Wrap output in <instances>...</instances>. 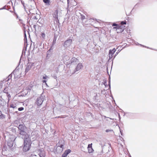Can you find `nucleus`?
<instances>
[{
	"label": "nucleus",
	"instance_id": "nucleus-1",
	"mask_svg": "<svg viewBox=\"0 0 157 157\" xmlns=\"http://www.w3.org/2000/svg\"><path fill=\"white\" fill-rule=\"evenodd\" d=\"M32 142L30 138H27L26 137L24 140L23 151L26 152L29 150L30 148Z\"/></svg>",
	"mask_w": 157,
	"mask_h": 157
},
{
	"label": "nucleus",
	"instance_id": "nucleus-2",
	"mask_svg": "<svg viewBox=\"0 0 157 157\" xmlns=\"http://www.w3.org/2000/svg\"><path fill=\"white\" fill-rule=\"evenodd\" d=\"M18 128V132L21 135L20 136H21V138H23L24 137V139L26 138V137L27 138H30L29 135L28 134V133H29L28 129H29L30 128Z\"/></svg>",
	"mask_w": 157,
	"mask_h": 157
},
{
	"label": "nucleus",
	"instance_id": "nucleus-3",
	"mask_svg": "<svg viewBox=\"0 0 157 157\" xmlns=\"http://www.w3.org/2000/svg\"><path fill=\"white\" fill-rule=\"evenodd\" d=\"M36 154L38 155L40 157H45L46 154L44 149H37L33 151L31 156H37Z\"/></svg>",
	"mask_w": 157,
	"mask_h": 157
},
{
	"label": "nucleus",
	"instance_id": "nucleus-4",
	"mask_svg": "<svg viewBox=\"0 0 157 157\" xmlns=\"http://www.w3.org/2000/svg\"><path fill=\"white\" fill-rule=\"evenodd\" d=\"M52 47H51L49 49L47 52V55L45 59L46 62H53L55 59L52 57Z\"/></svg>",
	"mask_w": 157,
	"mask_h": 157
},
{
	"label": "nucleus",
	"instance_id": "nucleus-5",
	"mask_svg": "<svg viewBox=\"0 0 157 157\" xmlns=\"http://www.w3.org/2000/svg\"><path fill=\"white\" fill-rule=\"evenodd\" d=\"M45 98V96L43 94H41L40 97L37 98L35 103L38 106H40L42 104Z\"/></svg>",
	"mask_w": 157,
	"mask_h": 157
},
{
	"label": "nucleus",
	"instance_id": "nucleus-6",
	"mask_svg": "<svg viewBox=\"0 0 157 157\" xmlns=\"http://www.w3.org/2000/svg\"><path fill=\"white\" fill-rule=\"evenodd\" d=\"M125 27L124 25H119L118 27H114L113 29H116L117 33H120L124 31Z\"/></svg>",
	"mask_w": 157,
	"mask_h": 157
},
{
	"label": "nucleus",
	"instance_id": "nucleus-7",
	"mask_svg": "<svg viewBox=\"0 0 157 157\" xmlns=\"http://www.w3.org/2000/svg\"><path fill=\"white\" fill-rule=\"evenodd\" d=\"M12 74H13L14 76L15 79L17 78H18L19 75V74L18 66H17L15 69L13 70L12 72Z\"/></svg>",
	"mask_w": 157,
	"mask_h": 157
},
{
	"label": "nucleus",
	"instance_id": "nucleus-8",
	"mask_svg": "<svg viewBox=\"0 0 157 157\" xmlns=\"http://www.w3.org/2000/svg\"><path fill=\"white\" fill-rule=\"evenodd\" d=\"M34 63L32 62H28L25 69V74L29 71L31 68L33 66Z\"/></svg>",
	"mask_w": 157,
	"mask_h": 157
},
{
	"label": "nucleus",
	"instance_id": "nucleus-9",
	"mask_svg": "<svg viewBox=\"0 0 157 157\" xmlns=\"http://www.w3.org/2000/svg\"><path fill=\"white\" fill-rule=\"evenodd\" d=\"M72 40L69 39L66 40L64 43L63 46L64 47L67 48L69 47L72 43Z\"/></svg>",
	"mask_w": 157,
	"mask_h": 157
},
{
	"label": "nucleus",
	"instance_id": "nucleus-10",
	"mask_svg": "<svg viewBox=\"0 0 157 157\" xmlns=\"http://www.w3.org/2000/svg\"><path fill=\"white\" fill-rule=\"evenodd\" d=\"M83 66L82 64L81 63H79L78 64L76 68H75L74 71V73H78L77 72L79 70L82 68V67Z\"/></svg>",
	"mask_w": 157,
	"mask_h": 157
},
{
	"label": "nucleus",
	"instance_id": "nucleus-11",
	"mask_svg": "<svg viewBox=\"0 0 157 157\" xmlns=\"http://www.w3.org/2000/svg\"><path fill=\"white\" fill-rule=\"evenodd\" d=\"M1 99H0V107L2 106V108L6 105V103L5 100L1 97Z\"/></svg>",
	"mask_w": 157,
	"mask_h": 157
},
{
	"label": "nucleus",
	"instance_id": "nucleus-12",
	"mask_svg": "<svg viewBox=\"0 0 157 157\" xmlns=\"http://www.w3.org/2000/svg\"><path fill=\"white\" fill-rule=\"evenodd\" d=\"M92 144H89L88 145L87 149L88 150V152L89 153H91L94 151V150L92 147Z\"/></svg>",
	"mask_w": 157,
	"mask_h": 157
},
{
	"label": "nucleus",
	"instance_id": "nucleus-13",
	"mask_svg": "<svg viewBox=\"0 0 157 157\" xmlns=\"http://www.w3.org/2000/svg\"><path fill=\"white\" fill-rule=\"evenodd\" d=\"M14 140L15 139L11 140L10 139L7 142V145L9 147H13Z\"/></svg>",
	"mask_w": 157,
	"mask_h": 157
},
{
	"label": "nucleus",
	"instance_id": "nucleus-14",
	"mask_svg": "<svg viewBox=\"0 0 157 157\" xmlns=\"http://www.w3.org/2000/svg\"><path fill=\"white\" fill-rule=\"evenodd\" d=\"M71 152V150L69 149L66 150L62 154V157H66L67 155Z\"/></svg>",
	"mask_w": 157,
	"mask_h": 157
},
{
	"label": "nucleus",
	"instance_id": "nucleus-15",
	"mask_svg": "<svg viewBox=\"0 0 157 157\" xmlns=\"http://www.w3.org/2000/svg\"><path fill=\"white\" fill-rule=\"evenodd\" d=\"M77 60V59L75 57L72 58L69 62V63L71 64H74V63H75Z\"/></svg>",
	"mask_w": 157,
	"mask_h": 157
},
{
	"label": "nucleus",
	"instance_id": "nucleus-16",
	"mask_svg": "<svg viewBox=\"0 0 157 157\" xmlns=\"http://www.w3.org/2000/svg\"><path fill=\"white\" fill-rule=\"evenodd\" d=\"M63 149L62 148L56 147V151L57 153H60L62 152Z\"/></svg>",
	"mask_w": 157,
	"mask_h": 157
},
{
	"label": "nucleus",
	"instance_id": "nucleus-17",
	"mask_svg": "<svg viewBox=\"0 0 157 157\" xmlns=\"http://www.w3.org/2000/svg\"><path fill=\"white\" fill-rule=\"evenodd\" d=\"M116 51V50L115 48H113L112 49L109 50V55H110V54H114Z\"/></svg>",
	"mask_w": 157,
	"mask_h": 157
},
{
	"label": "nucleus",
	"instance_id": "nucleus-18",
	"mask_svg": "<svg viewBox=\"0 0 157 157\" xmlns=\"http://www.w3.org/2000/svg\"><path fill=\"white\" fill-rule=\"evenodd\" d=\"M43 2L46 5L49 6L50 5V0H43Z\"/></svg>",
	"mask_w": 157,
	"mask_h": 157
},
{
	"label": "nucleus",
	"instance_id": "nucleus-19",
	"mask_svg": "<svg viewBox=\"0 0 157 157\" xmlns=\"http://www.w3.org/2000/svg\"><path fill=\"white\" fill-rule=\"evenodd\" d=\"M6 116L2 113V112L0 111V120L3 119Z\"/></svg>",
	"mask_w": 157,
	"mask_h": 157
},
{
	"label": "nucleus",
	"instance_id": "nucleus-20",
	"mask_svg": "<svg viewBox=\"0 0 157 157\" xmlns=\"http://www.w3.org/2000/svg\"><path fill=\"white\" fill-rule=\"evenodd\" d=\"M62 144H63V145H65L64 141L63 140H60L59 141L58 143L57 144H56L61 145Z\"/></svg>",
	"mask_w": 157,
	"mask_h": 157
},
{
	"label": "nucleus",
	"instance_id": "nucleus-21",
	"mask_svg": "<svg viewBox=\"0 0 157 157\" xmlns=\"http://www.w3.org/2000/svg\"><path fill=\"white\" fill-rule=\"evenodd\" d=\"M56 147H59V148H62L63 149H64L65 147V145H63V144H62L61 145L56 144Z\"/></svg>",
	"mask_w": 157,
	"mask_h": 157
},
{
	"label": "nucleus",
	"instance_id": "nucleus-22",
	"mask_svg": "<svg viewBox=\"0 0 157 157\" xmlns=\"http://www.w3.org/2000/svg\"><path fill=\"white\" fill-rule=\"evenodd\" d=\"M105 132H110L111 134H113L114 133L113 130L112 129H107Z\"/></svg>",
	"mask_w": 157,
	"mask_h": 157
},
{
	"label": "nucleus",
	"instance_id": "nucleus-23",
	"mask_svg": "<svg viewBox=\"0 0 157 157\" xmlns=\"http://www.w3.org/2000/svg\"><path fill=\"white\" fill-rule=\"evenodd\" d=\"M140 45V46H141V47H145V48H149V49H152V50H155V51H157V49H153L152 48H149L148 47H146L144 45H143L141 44H140L139 45Z\"/></svg>",
	"mask_w": 157,
	"mask_h": 157
},
{
	"label": "nucleus",
	"instance_id": "nucleus-24",
	"mask_svg": "<svg viewBox=\"0 0 157 157\" xmlns=\"http://www.w3.org/2000/svg\"><path fill=\"white\" fill-rule=\"evenodd\" d=\"M56 37H55V36H54L53 40L52 42V45H53L55 44L56 42Z\"/></svg>",
	"mask_w": 157,
	"mask_h": 157
},
{
	"label": "nucleus",
	"instance_id": "nucleus-25",
	"mask_svg": "<svg viewBox=\"0 0 157 157\" xmlns=\"http://www.w3.org/2000/svg\"><path fill=\"white\" fill-rule=\"evenodd\" d=\"M109 80L108 82V86L109 87V89H111V85H110V77H109Z\"/></svg>",
	"mask_w": 157,
	"mask_h": 157
},
{
	"label": "nucleus",
	"instance_id": "nucleus-26",
	"mask_svg": "<svg viewBox=\"0 0 157 157\" xmlns=\"http://www.w3.org/2000/svg\"><path fill=\"white\" fill-rule=\"evenodd\" d=\"M10 107L13 109H15L16 108V106L15 105L12 104L10 105Z\"/></svg>",
	"mask_w": 157,
	"mask_h": 157
},
{
	"label": "nucleus",
	"instance_id": "nucleus-27",
	"mask_svg": "<svg viewBox=\"0 0 157 157\" xmlns=\"http://www.w3.org/2000/svg\"><path fill=\"white\" fill-rule=\"evenodd\" d=\"M45 37V35L44 33H42L41 34V37L43 38V39H44Z\"/></svg>",
	"mask_w": 157,
	"mask_h": 157
},
{
	"label": "nucleus",
	"instance_id": "nucleus-28",
	"mask_svg": "<svg viewBox=\"0 0 157 157\" xmlns=\"http://www.w3.org/2000/svg\"><path fill=\"white\" fill-rule=\"evenodd\" d=\"M121 50H118L117 52H116V53L115 54V55L114 56V57L113 59H114L115 57L117 55V54L119 53L121 51Z\"/></svg>",
	"mask_w": 157,
	"mask_h": 157
},
{
	"label": "nucleus",
	"instance_id": "nucleus-29",
	"mask_svg": "<svg viewBox=\"0 0 157 157\" xmlns=\"http://www.w3.org/2000/svg\"><path fill=\"white\" fill-rule=\"evenodd\" d=\"M81 18L82 21L86 19V17L85 16L82 14H81Z\"/></svg>",
	"mask_w": 157,
	"mask_h": 157
},
{
	"label": "nucleus",
	"instance_id": "nucleus-30",
	"mask_svg": "<svg viewBox=\"0 0 157 157\" xmlns=\"http://www.w3.org/2000/svg\"><path fill=\"white\" fill-rule=\"evenodd\" d=\"M13 74H12V72L11 74H10L9 76H8V79L7 80V81H8L9 80V79H10V78H12V75H13Z\"/></svg>",
	"mask_w": 157,
	"mask_h": 157
},
{
	"label": "nucleus",
	"instance_id": "nucleus-31",
	"mask_svg": "<svg viewBox=\"0 0 157 157\" xmlns=\"http://www.w3.org/2000/svg\"><path fill=\"white\" fill-rule=\"evenodd\" d=\"M121 25H126V22L125 21H121Z\"/></svg>",
	"mask_w": 157,
	"mask_h": 157
},
{
	"label": "nucleus",
	"instance_id": "nucleus-32",
	"mask_svg": "<svg viewBox=\"0 0 157 157\" xmlns=\"http://www.w3.org/2000/svg\"><path fill=\"white\" fill-rule=\"evenodd\" d=\"M57 75L56 74H52V76L55 79H56L57 77Z\"/></svg>",
	"mask_w": 157,
	"mask_h": 157
},
{
	"label": "nucleus",
	"instance_id": "nucleus-33",
	"mask_svg": "<svg viewBox=\"0 0 157 157\" xmlns=\"http://www.w3.org/2000/svg\"><path fill=\"white\" fill-rule=\"evenodd\" d=\"M55 17H56V19H57L56 20V21L57 22L58 21V22H59V20L58 19V13L57 12L56 13V14L55 15Z\"/></svg>",
	"mask_w": 157,
	"mask_h": 157
},
{
	"label": "nucleus",
	"instance_id": "nucleus-34",
	"mask_svg": "<svg viewBox=\"0 0 157 157\" xmlns=\"http://www.w3.org/2000/svg\"><path fill=\"white\" fill-rule=\"evenodd\" d=\"M3 92L7 94H8V90H7V89L6 88H5L3 91Z\"/></svg>",
	"mask_w": 157,
	"mask_h": 157
},
{
	"label": "nucleus",
	"instance_id": "nucleus-35",
	"mask_svg": "<svg viewBox=\"0 0 157 157\" xmlns=\"http://www.w3.org/2000/svg\"><path fill=\"white\" fill-rule=\"evenodd\" d=\"M112 26H116L115 27H118L119 26V25H118L117 24L115 23H113V25Z\"/></svg>",
	"mask_w": 157,
	"mask_h": 157
},
{
	"label": "nucleus",
	"instance_id": "nucleus-36",
	"mask_svg": "<svg viewBox=\"0 0 157 157\" xmlns=\"http://www.w3.org/2000/svg\"><path fill=\"white\" fill-rule=\"evenodd\" d=\"M24 108L23 107H19L18 108V110L19 111H21L24 110Z\"/></svg>",
	"mask_w": 157,
	"mask_h": 157
},
{
	"label": "nucleus",
	"instance_id": "nucleus-37",
	"mask_svg": "<svg viewBox=\"0 0 157 157\" xmlns=\"http://www.w3.org/2000/svg\"><path fill=\"white\" fill-rule=\"evenodd\" d=\"M109 59H111L113 56V54H110V55H109Z\"/></svg>",
	"mask_w": 157,
	"mask_h": 157
},
{
	"label": "nucleus",
	"instance_id": "nucleus-38",
	"mask_svg": "<svg viewBox=\"0 0 157 157\" xmlns=\"http://www.w3.org/2000/svg\"><path fill=\"white\" fill-rule=\"evenodd\" d=\"M103 117H104V118H103V119H106V121H108V119H112L111 118H109V117H106V116H103Z\"/></svg>",
	"mask_w": 157,
	"mask_h": 157
},
{
	"label": "nucleus",
	"instance_id": "nucleus-39",
	"mask_svg": "<svg viewBox=\"0 0 157 157\" xmlns=\"http://www.w3.org/2000/svg\"><path fill=\"white\" fill-rule=\"evenodd\" d=\"M119 130H120V131L121 135V136H123V130L121 129V128H119Z\"/></svg>",
	"mask_w": 157,
	"mask_h": 157
},
{
	"label": "nucleus",
	"instance_id": "nucleus-40",
	"mask_svg": "<svg viewBox=\"0 0 157 157\" xmlns=\"http://www.w3.org/2000/svg\"><path fill=\"white\" fill-rule=\"evenodd\" d=\"M24 39H25L27 40V39L26 35V34L25 31L24 33Z\"/></svg>",
	"mask_w": 157,
	"mask_h": 157
},
{
	"label": "nucleus",
	"instance_id": "nucleus-41",
	"mask_svg": "<svg viewBox=\"0 0 157 157\" xmlns=\"http://www.w3.org/2000/svg\"><path fill=\"white\" fill-rule=\"evenodd\" d=\"M103 84L105 85V87H106V85L107 86V84L106 83V80H105V81H104Z\"/></svg>",
	"mask_w": 157,
	"mask_h": 157
},
{
	"label": "nucleus",
	"instance_id": "nucleus-42",
	"mask_svg": "<svg viewBox=\"0 0 157 157\" xmlns=\"http://www.w3.org/2000/svg\"><path fill=\"white\" fill-rule=\"evenodd\" d=\"M33 19H34L36 20V21H37L38 19V18H37L36 16H33Z\"/></svg>",
	"mask_w": 157,
	"mask_h": 157
},
{
	"label": "nucleus",
	"instance_id": "nucleus-43",
	"mask_svg": "<svg viewBox=\"0 0 157 157\" xmlns=\"http://www.w3.org/2000/svg\"><path fill=\"white\" fill-rule=\"evenodd\" d=\"M105 90H101V93L102 94H105Z\"/></svg>",
	"mask_w": 157,
	"mask_h": 157
},
{
	"label": "nucleus",
	"instance_id": "nucleus-44",
	"mask_svg": "<svg viewBox=\"0 0 157 157\" xmlns=\"http://www.w3.org/2000/svg\"><path fill=\"white\" fill-rule=\"evenodd\" d=\"M58 70H56V71H54V73L53 74H56L57 75L58 73Z\"/></svg>",
	"mask_w": 157,
	"mask_h": 157
},
{
	"label": "nucleus",
	"instance_id": "nucleus-45",
	"mask_svg": "<svg viewBox=\"0 0 157 157\" xmlns=\"http://www.w3.org/2000/svg\"><path fill=\"white\" fill-rule=\"evenodd\" d=\"M3 9H6V6H4L2 8L0 9V10H2Z\"/></svg>",
	"mask_w": 157,
	"mask_h": 157
},
{
	"label": "nucleus",
	"instance_id": "nucleus-46",
	"mask_svg": "<svg viewBox=\"0 0 157 157\" xmlns=\"http://www.w3.org/2000/svg\"><path fill=\"white\" fill-rule=\"evenodd\" d=\"M46 82H47V81H46V80H43L42 81V82H43V83H45V84H47V83H46Z\"/></svg>",
	"mask_w": 157,
	"mask_h": 157
},
{
	"label": "nucleus",
	"instance_id": "nucleus-47",
	"mask_svg": "<svg viewBox=\"0 0 157 157\" xmlns=\"http://www.w3.org/2000/svg\"><path fill=\"white\" fill-rule=\"evenodd\" d=\"M47 77H47L46 75H45V76H43V79H45Z\"/></svg>",
	"mask_w": 157,
	"mask_h": 157
},
{
	"label": "nucleus",
	"instance_id": "nucleus-48",
	"mask_svg": "<svg viewBox=\"0 0 157 157\" xmlns=\"http://www.w3.org/2000/svg\"><path fill=\"white\" fill-rule=\"evenodd\" d=\"M91 44V43H89L87 45V48Z\"/></svg>",
	"mask_w": 157,
	"mask_h": 157
},
{
	"label": "nucleus",
	"instance_id": "nucleus-49",
	"mask_svg": "<svg viewBox=\"0 0 157 157\" xmlns=\"http://www.w3.org/2000/svg\"><path fill=\"white\" fill-rule=\"evenodd\" d=\"M4 152H5L4 151H2V155H5V154H4Z\"/></svg>",
	"mask_w": 157,
	"mask_h": 157
},
{
	"label": "nucleus",
	"instance_id": "nucleus-50",
	"mask_svg": "<svg viewBox=\"0 0 157 157\" xmlns=\"http://www.w3.org/2000/svg\"><path fill=\"white\" fill-rule=\"evenodd\" d=\"M21 3L23 5V6L24 7H25V5H24V3L23 2H22V1H21Z\"/></svg>",
	"mask_w": 157,
	"mask_h": 157
},
{
	"label": "nucleus",
	"instance_id": "nucleus-51",
	"mask_svg": "<svg viewBox=\"0 0 157 157\" xmlns=\"http://www.w3.org/2000/svg\"><path fill=\"white\" fill-rule=\"evenodd\" d=\"M7 97H8L9 98L10 97H11V96H10V94H7Z\"/></svg>",
	"mask_w": 157,
	"mask_h": 157
},
{
	"label": "nucleus",
	"instance_id": "nucleus-52",
	"mask_svg": "<svg viewBox=\"0 0 157 157\" xmlns=\"http://www.w3.org/2000/svg\"><path fill=\"white\" fill-rule=\"evenodd\" d=\"M36 25H34L33 26V28L35 29H36Z\"/></svg>",
	"mask_w": 157,
	"mask_h": 157
},
{
	"label": "nucleus",
	"instance_id": "nucleus-53",
	"mask_svg": "<svg viewBox=\"0 0 157 157\" xmlns=\"http://www.w3.org/2000/svg\"><path fill=\"white\" fill-rule=\"evenodd\" d=\"M92 19V20H95L96 21H97V19H95L94 18H92V19Z\"/></svg>",
	"mask_w": 157,
	"mask_h": 157
},
{
	"label": "nucleus",
	"instance_id": "nucleus-54",
	"mask_svg": "<svg viewBox=\"0 0 157 157\" xmlns=\"http://www.w3.org/2000/svg\"><path fill=\"white\" fill-rule=\"evenodd\" d=\"M125 44L126 45L122 48V49L121 50H122L123 49H124V48L126 47V45H127V44Z\"/></svg>",
	"mask_w": 157,
	"mask_h": 157
},
{
	"label": "nucleus",
	"instance_id": "nucleus-55",
	"mask_svg": "<svg viewBox=\"0 0 157 157\" xmlns=\"http://www.w3.org/2000/svg\"><path fill=\"white\" fill-rule=\"evenodd\" d=\"M58 117L60 118H64V117H63L62 116H60Z\"/></svg>",
	"mask_w": 157,
	"mask_h": 157
},
{
	"label": "nucleus",
	"instance_id": "nucleus-56",
	"mask_svg": "<svg viewBox=\"0 0 157 157\" xmlns=\"http://www.w3.org/2000/svg\"><path fill=\"white\" fill-rule=\"evenodd\" d=\"M136 44V45H139L140 44L137 42Z\"/></svg>",
	"mask_w": 157,
	"mask_h": 157
},
{
	"label": "nucleus",
	"instance_id": "nucleus-57",
	"mask_svg": "<svg viewBox=\"0 0 157 157\" xmlns=\"http://www.w3.org/2000/svg\"><path fill=\"white\" fill-rule=\"evenodd\" d=\"M16 18H18V16L17 14H16Z\"/></svg>",
	"mask_w": 157,
	"mask_h": 157
},
{
	"label": "nucleus",
	"instance_id": "nucleus-58",
	"mask_svg": "<svg viewBox=\"0 0 157 157\" xmlns=\"http://www.w3.org/2000/svg\"><path fill=\"white\" fill-rule=\"evenodd\" d=\"M138 4V3H137V4H136L134 6V7H136V6H137V4Z\"/></svg>",
	"mask_w": 157,
	"mask_h": 157
},
{
	"label": "nucleus",
	"instance_id": "nucleus-59",
	"mask_svg": "<svg viewBox=\"0 0 157 157\" xmlns=\"http://www.w3.org/2000/svg\"><path fill=\"white\" fill-rule=\"evenodd\" d=\"M118 116H119V117H120V114L118 113Z\"/></svg>",
	"mask_w": 157,
	"mask_h": 157
},
{
	"label": "nucleus",
	"instance_id": "nucleus-60",
	"mask_svg": "<svg viewBox=\"0 0 157 157\" xmlns=\"http://www.w3.org/2000/svg\"><path fill=\"white\" fill-rule=\"evenodd\" d=\"M69 0H67V2L68 3V2H69Z\"/></svg>",
	"mask_w": 157,
	"mask_h": 157
},
{
	"label": "nucleus",
	"instance_id": "nucleus-61",
	"mask_svg": "<svg viewBox=\"0 0 157 157\" xmlns=\"http://www.w3.org/2000/svg\"><path fill=\"white\" fill-rule=\"evenodd\" d=\"M32 15H35V14H34V13H32Z\"/></svg>",
	"mask_w": 157,
	"mask_h": 157
}]
</instances>
